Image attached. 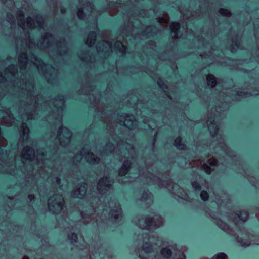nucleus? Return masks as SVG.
I'll use <instances>...</instances> for the list:
<instances>
[{
    "label": "nucleus",
    "instance_id": "nucleus-5",
    "mask_svg": "<svg viewBox=\"0 0 259 259\" xmlns=\"http://www.w3.org/2000/svg\"><path fill=\"white\" fill-rule=\"evenodd\" d=\"M47 157L48 154L46 153L45 154L42 150L38 151L36 155H35L34 150L29 146L24 147L21 153V158L24 165L26 164V163L24 162V160L26 161H29V162L34 160V163L35 165L33 166V170H34L36 168H37V170L38 171L39 175L43 179L46 177V172L47 174L50 173L51 175H55V173L57 171L56 168L55 167L53 168L46 167L48 162H50V160L47 159ZM48 157L51 158L50 154L48 155Z\"/></svg>",
    "mask_w": 259,
    "mask_h": 259
},
{
    "label": "nucleus",
    "instance_id": "nucleus-26",
    "mask_svg": "<svg viewBox=\"0 0 259 259\" xmlns=\"http://www.w3.org/2000/svg\"><path fill=\"white\" fill-rule=\"evenodd\" d=\"M231 217L232 218L233 221L237 224L239 220L242 222H245L248 218V213L245 210H242L239 214H235L234 217Z\"/></svg>",
    "mask_w": 259,
    "mask_h": 259
},
{
    "label": "nucleus",
    "instance_id": "nucleus-12",
    "mask_svg": "<svg viewBox=\"0 0 259 259\" xmlns=\"http://www.w3.org/2000/svg\"><path fill=\"white\" fill-rule=\"evenodd\" d=\"M79 6L77 7V15L80 19H83L85 16H91L94 19L92 23V27L96 28L97 26L96 21L97 13L93 8V5L87 0H78Z\"/></svg>",
    "mask_w": 259,
    "mask_h": 259
},
{
    "label": "nucleus",
    "instance_id": "nucleus-27",
    "mask_svg": "<svg viewBox=\"0 0 259 259\" xmlns=\"http://www.w3.org/2000/svg\"><path fill=\"white\" fill-rule=\"evenodd\" d=\"M180 28V25L179 23L174 22L170 24V29L171 30V34L172 37L174 38H178L181 37L179 35V29Z\"/></svg>",
    "mask_w": 259,
    "mask_h": 259
},
{
    "label": "nucleus",
    "instance_id": "nucleus-36",
    "mask_svg": "<svg viewBox=\"0 0 259 259\" xmlns=\"http://www.w3.org/2000/svg\"><path fill=\"white\" fill-rule=\"evenodd\" d=\"M68 238L71 243L74 244L77 243L78 237L75 233H72L68 234Z\"/></svg>",
    "mask_w": 259,
    "mask_h": 259
},
{
    "label": "nucleus",
    "instance_id": "nucleus-38",
    "mask_svg": "<svg viewBox=\"0 0 259 259\" xmlns=\"http://www.w3.org/2000/svg\"><path fill=\"white\" fill-rule=\"evenodd\" d=\"M92 93L90 92H88L87 93V95L89 96L90 99L92 100V98L94 99V101H95V104H96V99L97 96H99L98 94L96 93V91L92 90Z\"/></svg>",
    "mask_w": 259,
    "mask_h": 259
},
{
    "label": "nucleus",
    "instance_id": "nucleus-8",
    "mask_svg": "<svg viewBox=\"0 0 259 259\" xmlns=\"http://www.w3.org/2000/svg\"><path fill=\"white\" fill-rule=\"evenodd\" d=\"M149 166L146 164V168L147 171V174H146V177L147 179L148 183H152L157 184L159 187H166L169 190H171L172 193L177 195L179 198L186 200L187 199V193L183 188L176 184H173L172 182L169 183H165L164 182L162 181L159 178L154 176L152 173L149 172L148 169Z\"/></svg>",
    "mask_w": 259,
    "mask_h": 259
},
{
    "label": "nucleus",
    "instance_id": "nucleus-2",
    "mask_svg": "<svg viewBox=\"0 0 259 259\" xmlns=\"http://www.w3.org/2000/svg\"><path fill=\"white\" fill-rule=\"evenodd\" d=\"M101 200L98 197L92 196L88 199L85 202V209L81 211L82 222L84 224H87L91 222L93 223L94 222L96 215H98L100 220L96 219L95 222L97 226L100 225V220L101 221L104 219L106 214L108 215L109 218L116 220L121 217V209L118 202L114 200H111L108 202L107 206L106 204L104 206L102 204H98Z\"/></svg>",
    "mask_w": 259,
    "mask_h": 259
},
{
    "label": "nucleus",
    "instance_id": "nucleus-51",
    "mask_svg": "<svg viewBox=\"0 0 259 259\" xmlns=\"http://www.w3.org/2000/svg\"><path fill=\"white\" fill-rule=\"evenodd\" d=\"M97 109V113L98 114H99L100 112H101V113H102V114H104L103 112H104V110L101 111L100 109H99L98 108Z\"/></svg>",
    "mask_w": 259,
    "mask_h": 259
},
{
    "label": "nucleus",
    "instance_id": "nucleus-41",
    "mask_svg": "<svg viewBox=\"0 0 259 259\" xmlns=\"http://www.w3.org/2000/svg\"><path fill=\"white\" fill-rule=\"evenodd\" d=\"M212 259H227V256L224 253H219L213 256Z\"/></svg>",
    "mask_w": 259,
    "mask_h": 259
},
{
    "label": "nucleus",
    "instance_id": "nucleus-42",
    "mask_svg": "<svg viewBox=\"0 0 259 259\" xmlns=\"http://www.w3.org/2000/svg\"><path fill=\"white\" fill-rule=\"evenodd\" d=\"M200 197L203 201H206L208 199V194L205 191H201L200 193Z\"/></svg>",
    "mask_w": 259,
    "mask_h": 259
},
{
    "label": "nucleus",
    "instance_id": "nucleus-60",
    "mask_svg": "<svg viewBox=\"0 0 259 259\" xmlns=\"http://www.w3.org/2000/svg\"><path fill=\"white\" fill-rule=\"evenodd\" d=\"M23 259H29L28 257L25 256L23 258Z\"/></svg>",
    "mask_w": 259,
    "mask_h": 259
},
{
    "label": "nucleus",
    "instance_id": "nucleus-16",
    "mask_svg": "<svg viewBox=\"0 0 259 259\" xmlns=\"http://www.w3.org/2000/svg\"><path fill=\"white\" fill-rule=\"evenodd\" d=\"M64 199L62 195L56 194L48 199V208L54 213H59L63 209Z\"/></svg>",
    "mask_w": 259,
    "mask_h": 259
},
{
    "label": "nucleus",
    "instance_id": "nucleus-21",
    "mask_svg": "<svg viewBox=\"0 0 259 259\" xmlns=\"http://www.w3.org/2000/svg\"><path fill=\"white\" fill-rule=\"evenodd\" d=\"M17 73V68L14 65H10L5 71V75L0 73V83H4L6 81L12 82L15 78Z\"/></svg>",
    "mask_w": 259,
    "mask_h": 259
},
{
    "label": "nucleus",
    "instance_id": "nucleus-28",
    "mask_svg": "<svg viewBox=\"0 0 259 259\" xmlns=\"http://www.w3.org/2000/svg\"><path fill=\"white\" fill-rule=\"evenodd\" d=\"M152 194L148 191H144L141 198V201H146L147 204L152 202Z\"/></svg>",
    "mask_w": 259,
    "mask_h": 259
},
{
    "label": "nucleus",
    "instance_id": "nucleus-54",
    "mask_svg": "<svg viewBox=\"0 0 259 259\" xmlns=\"http://www.w3.org/2000/svg\"><path fill=\"white\" fill-rule=\"evenodd\" d=\"M139 175L140 176H142V175L144 174V172L142 171V169H139Z\"/></svg>",
    "mask_w": 259,
    "mask_h": 259
},
{
    "label": "nucleus",
    "instance_id": "nucleus-47",
    "mask_svg": "<svg viewBox=\"0 0 259 259\" xmlns=\"http://www.w3.org/2000/svg\"><path fill=\"white\" fill-rule=\"evenodd\" d=\"M248 179L250 183L252 184V185L255 186L256 187H257V186L255 182H254L253 180H252V178H248Z\"/></svg>",
    "mask_w": 259,
    "mask_h": 259
},
{
    "label": "nucleus",
    "instance_id": "nucleus-57",
    "mask_svg": "<svg viewBox=\"0 0 259 259\" xmlns=\"http://www.w3.org/2000/svg\"><path fill=\"white\" fill-rule=\"evenodd\" d=\"M109 13L111 15H113L114 14V13H112V12L110 10L109 11Z\"/></svg>",
    "mask_w": 259,
    "mask_h": 259
},
{
    "label": "nucleus",
    "instance_id": "nucleus-11",
    "mask_svg": "<svg viewBox=\"0 0 259 259\" xmlns=\"http://www.w3.org/2000/svg\"><path fill=\"white\" fill-rule=\"evenodd\" d=\"M55 38L53 36L49 33H46L44 36L42 41L37 45L43 49H49L55 46L57 49V54L60 56L65 55L67 52V44L64 39H62L56 44H54Z\"/></svg>",
    "mask_w": 259,
    "mask_h": 259
},
{
    "label": "nucleus",
    "instance_id": "nucleus-10",
    "mask_svg": "<svg viewBox=\"0 0 259 259\" xmlns=\"http://www.w3.org/2000/svg\"><path fill=\"white\" fill-rule=\"evenodd\" d=\"M54 109L46 118L48 122L55 124H62L63 113L64 108V97L58 96L53 101Z\"/></svg>",
    "mask_w": 259,
    "mask_h": 259
},
{
    "label": "nucleus",
    "instance_id": "nucleus-52",
    "mask_svg": "<svg viewBox=\"0 0 259 259\" xmlns=\"http://www.w3.org/2000/svg\"><path fill=\"white\" fill-rule=\"evenodd\" d=\"M60 10L62 14L65 13L66 12V10L62 7L61 8Z\"/></svg>",
    "mask_w": 259,
    "mask_h": 259
},
{
    "label": "nucleus",
    "instance_id": "nucleus-9",
    "mask_svg": "<svg viewBox=\"0 0 259 259\" xmlns=\"http://www.w3.org/2000/svg\"><path fill=\"white\" fill-rule=\"evenodd\" d=\"M133 222L139 228L148 230L160 227L164 224L163 218L158 215L154 217L138 215L133 219Z\"/></svg>",
    "mask_w": 259,
    "mask_h": 259
},
{
    "label": "nucleus",
    "instance_id": "nucleus-53",
    "mask_svg": "<svg viewBox=\"0 0 259 259\" xmlns=\"http://www.w3.org/2000/svg\"><path fill=\"white\" fill-rule=\"evenodd\" d=\"M204 185H205L204 187L206 188H207L208 187V183L205 180L204 181Z\"/></svg>",
    "mask_w": 259,
    "mask_h": 259
},
{
    "label": "nucleus",
    "instance_id": "nucleus-25",
    "mask_svg": "<svg viewBox=\"0 0 259 259\" xmlns=\"http://www.w3.org/2000/svg\"><path fill=\"white\" fill-rule=\"evenodd\" d=\"M215 223L220 228L224 230L228 234H230L232 236L236 235V233L235 232V231L231 228H230L226 223L224 222L221 220H216L215 221Z\"/></svg>",
    "mask_w": 259,
    "mask_h": 259
},
{
    "label": "nucleus",
    "instance_id": "nucleus-7",
    "mask_svg": "<svg viewBox=\"0 0 259 259\" xmlns=\"http://www.w3.org/2000/svg\"><path fill=\"white\" fill-rule=\"evenodd\" d=\"M116 146L117 148H115L113 144L110 143L107 144L105 147L104 151L101 153V155H108L109 153L114 154L115 153L116 154L119 155L122 153L126 154V152H128L130 157L127 156L128 159L123 162L122 167L119 170V175L122 176L127 173L131 166L133 164V163L129 159L134 160L136 157V153L135 149L132 145L122 141L116 143Z\"/></svg>",
    "mask_w": 259,
    "mask_h": 259
},
{
    "label": "nucleus",
    "instance_id": "nucleus-14",
    "mask_svg": "<svg viewBox=\"0 0 259 259\" xmlns=\"http://www.w3.org/2000/svg\"><path fill=\"white\" fill-rule=\"evenodd\" d=\"M187 250V248L185 246L181 247L179 249L177 245L172 244L162 248L161 250V254L163 259H169L171 257L172 259H185L184 252ZM155 259L157 258H155Z\"/></svg>",
    "mask_w": 259,
    "mask_h": 259
},
{
    "label": "nucleus",
    "instance_id": "nucleus-34",
    "mask_svg": "<svg viewBox=\"0 0 259 259\" xmlns=\"http://www.w3.org/2000/svg\"><path fill=\"white\" fill-rule=\"evenodd\" d=\"M207 84L211 87H213L216 85V80L212 75H208L207 77Z\"/></svg>",
    "mask_w": 259,
    "mask_h": 259
},
{
    "label": "nucleus",
    "instance_id": "nucleus-29",
    "mask_svg": "<svg viewBox=\"0 0 259 259\" xmlns=\"http://www.w3.org/2000/svg\"><path fill=\"white\" fill-rule=\"evenodd\" d=\"M126 47L119 41L116 42L114 44V50H115L116 51H118L121 55H123L126 51Z\"/></svg>",
    "mask_w": 259,
    "mask_h": 259
},
{
    "label": "nucleus",
    "instance_id": "nucleus-48",
    "mask_svg": "<svg viewBox=\"0 0 259 259\" xmlns=\"http://www.w3.org/2000/svg\"><path fill=\"white\" fill-rule=\"evenodd\" d=\"M143 121L145 123H148V125L149 127L152 128V126L150 124V121L146 120L145 119H144Z\"/></svg>",
    "mask_w": 259,
    "mask_h": 259
},
{
    "label": "nucleus",
    "instance_id": "nucleus-44",
    "mask_svg": "<svg viewBox=\"0 0 259 259\" xmlns=\"http://www.w3.org/2000/svg\"><path fill=\"white\" fill-rule=\"evenodd\" d=\"M237 95L238 96H240L242 97H247L248 96V93H246L245 92H242V91H237L236 92Z\"/></svg>",
    "mask_w": 259,
    "mask_h": 259
},
{
    "label": "nucleus",
    "instance_id": "nucleus-32",
    "mask_svg": "<svg viewBox=\"0 0 259 259\" xmlns=\"http://www.w3.org/2000/svg\"><path fill=\"white\" fill-rule=\"evenodd\" d=\"M25 35V38L21 40V44L22 46H25L29 49H31L32 48L33 44L31 41L29 34L28 33H26Z\"/></svg>",
    "mask_w": 259,
    "mask_h": 259
},
{
    "label": "nucleus",
    "instance_id": "nucleus-55",
    "mask_svg": "<svg viewBox=\"0 0 259 259\" xmlns=\"http://www.w3.org/2000/svg\"><path fill=\"white\" fill-rule=\"evenodd\" d=\"M165 21V20L164 18H159V19L158 20L159 23H161L162 22Z\"/></svg>",
    "mask_w": 259,
    "mask_h": 259
},
{
    "label": "nucleus",
    "instance_id": "nucleus-59",
    "mask_svg": "<svg viewBox=\"0 0 259 259\" xmlns=\"http://www.w3.org/2000/svg\"><path fill=\"white\" fill-rule=\"evenodd\" d=\"M180 12L184 15V16H185L186 15L185 14H184L182 11V10H180Z\"/></svg>",
    "mask_w": 259,
    "mask_h": 259
},
{
    "label": "nucleus",
    "instance_id": "nucleus-1",
    "mask_svg": "<svg viewBox=\"0 0 259 259\" xmlns=\"http://www.w3.org/2000/svg\"><path fill=\"white\" fill-rule=\"evenodd\" d=\"M14 87L15 90L17 89L18 91L24 94L27 101V103L22 104L19 109V114L22 122L20 130V139L18 145L21 144L23 146L22 143L28 140L29 133V129L25 121L35 118L32 112H35L37 109H47L48 106L51 108L50 104L52 101H44L40 95L34 96V84L31 80L23 79L15 80Z\"/></svg>",
    "mask_w": 259,
    "mask_h": 259
},
{
    "label": "nucleus",
    "instance_id": "nucleus-46",
    "mask_svg": "<svg viewBox=\"0 0 259 259\" xmlns=\"http://www.w3.org/2000/svg\"><path fill=\"white\" fill-rule=\"evenodd\" d=\"M61 221L62 222V227L63 228H67V227L64 224L65 223L66 224L67 223V221L66 220V219H65L64 220L63 219H62L61 220H58V223L61 225V224H60V222Z\"/></svg>",
    "mask_w": 259,
    "mask_h": 259
},
{
    "label": "nucleus",
    "instance_id": "nucleus-45",
    "mask_svg": "<svg viewBox=\"0 0 259 259\" xmlns=\"http://www.w3.org/2000/svg\"><path fill=\"white\" fill-rule=\"evenodd\" d=\"M233 43H234L236 47L238 48L240 45V42L238 39V37L235 36V38H233Z\"/></svg>",
    "mask_w": 259,
    "mask_h": 259
},
{
    "label": "nucleus",
    "instance_id": "nucleus-3",
    "mask_svg": "<svg viewBox=\"0 0 259 259\" xmlns=\"http://www.w3.org/2000/svg\"><path fill=\"white\" fill-rule=\"evenodd\" d=\"M9 9L10 12L7 13V20L11 25V28L14 29L16 27L22 28L24 31L27 29L44 28V20L41 16H36L35 20L28 17L25 21L24 19V13L22 10H16L13 0H1Z\"/></svg>",
    "mask_w": 259,
    "mask_h": 259
},
{
    "label": "nucleus",
    "instance_id": "nucleus-49",
    "mask_svg": "<svg viewBox=\"0 0 259 259\" xmlns=\"http://www.w3.org/2000/svg\"><path fill=\"white\" fill-rule=\"evenodd\" d=\"M28 198L30 201H32L34 198V196L31 194L28 195Z\"/></svg>",
    "mask_w": 259,
    "mask_h": 259
},
{
    "label": "nucleus",
    "instance_id": "nucleus-50",
    "mask_svg": "<svg viewBox=\"0 0 259 259\" xmlns=\"http://www.w3.org/2000/svg\"><path fill=\"white\" fill-rule=\"evenodd\" d=\"M55 180L57 184H60V179L58 177H56Z\"/></svg>",
    "mask_w": 259,
    "mask_h": 259
},
{
    "label": "nucleus",
    "instance_id": "nucleus-56",
    "mask_svg": "<svg viewBox=\"0 0 259 259\" xmlns=\"http://www.w3.org/2000/svg\"><path fill=\"white\" fill-rule=\"evenodd\" d=\"M258 94H259V92L250 93V95H257Z\"/></svg>",
    "mask_w": 259,
    "mask_h": 259
},
{
    "label": "nucleus",
    "instance_id": "nucleus-31",
    "mask_svg": "<svg viewBox=\"0 0 259 259\" xmlns=\"http://www.w3.org/2000/svg\"><path fill=\"white\" fill-rule=\"evenodd\" d=\"M199 179H201L200 176H199ZM191 184L192 187L195 192H199L201 189V186H200V185H203V183L201 180H199L198 182L193 181H192Z\"/></svg>",
    "mask_w": 259,
    "mask_h": 259
},
{
    "label": "nucleus",
    "instance_id": "nucleus-37",
    "mask_svg": "<svg viewBox=\"0 0 259 259\" xmlns=\"http://www.w3.org/2000/svg\"><path fill=\"white\" fill-rule=\"evenodd\" d=\"M121 3L117 2H112L109 5V9H113L119 11V8L121 7Z\"/></svg>",
    "mask_w": 259,
    "mask_h": 259
},
{
    "label": "nucleus",
    "instance_id": "nucleus-33",
    "mask_svg": "<svg viewBox=\"0 0 259 259\" xmlns=\"http://www.w3.org/2000/svg\"><path fill=\"white\" fill-rule=\"evenodd\" d=\"M174 144L175 146L180 150L184 149L186 147L185 145L182 143V139L180 137H177L175 139Z\"/></svg>",
    "mask_w": 259,
    "mask_h": 259
},
{
    "label": "nucleus",
    "instance_id": "nucleus-4",
    "mask_svg": "<svg viewBox=\"0 0 259 259\" xmlns=\"http://www.w3.org/2000/svg\"><path fill=\"white\" fill-rule=\"evenodd\" d=\"M218 111L213 116L211 115L209 117L207 121L208 128L210 133L211 136L213 139V141L209 145L210 148L211 147L214 149L217 153L219 154H225L228 156L234 162H239V165H241L240 161L238 160V157L234 154V152L232 151L224 143V137L221 131H219L218 124L215 121V118L217 117ZM207 146H208L207 145ZM237 164V163H236Z\"/></svg>",
    "mask_w": 259,
    "mask_h": 259
},
{
    "label": "nucleus",
    "instance_id": "nucleus-13",
    "mask_svg": "<svg viewBox=\"0 0 259 259\" xmlns=\"http://www.w3.org/2000/svg\"><path fill=\"white\" fill-rule=\"evenodd\" d=\"M71 136L72 133L68 128L62 126L59 127L57 131V137H55L54 134L53 136H51L50 138L51 141L53 140L56 141L53 147L54 151L51 152V153L55 154L57 151L56 148H58V146L56 144L57 143L59 142L60 145L62 147H65L68 145L70 142Z\"/></svg>",
    "mask_w": 259,
    "mask_h": 259
},
{
    "label": "nucleus",
    "instance_id": "nucleus-30",
    "mask_svg": "<svg viewBox=\"0 0 259 259\" xmlns=\"http://www.w3.org/2000/svg\"><path fill=\"white\" fill-rule=\"evenodd\" d=\"M96 33L95 31L90 32L86 40V44L91 47L93 45L95 42Z\"/></svg>",
    "mask_w": 259,
    "mask_h": 259
},
{
    "label": "nucleus",
    "instance_id": "nucleus-15",
    "mask_svg": "<svg viewBox=\"0 0 259 259\" xmlns=\"http://www.w3.org/2000/svg\"><path fill=\"white\" fill-rule=\"evenodd\" d=\"M83 156L85 157L88 163L91 164H96L100 161V158L95 155L93 153L90 152L87 148H83L79 153H77L72 160V162L76 164L80 162Z\"/></svg>",
    "mask_w": 259,
    "mask_h": 259
},
{
    "label": "nucleus",
    "instance_id": "nucleus-18",
    "mask_svg": "<svg viewBox=\"0 0 259 259\" xmlns=\"http://www.w3.org/2000/svg\"><path fill=\"white\" fill-rule=\"evenodd\" d=\"M206 161L207 163L204 162V160H194L192 161V163H190V165H192V167H199V166H201L202 168L206 173L210 174L212 170L211 168L210 167L208 166V165L211 166H214L216 165L217 162L216 161V160L214 159L208 158H207V159H206Z\"/></svg>",
    "mask_w": 259,
    "mask_h": 259
},
{
    "label": "nucleus",
    "instance_id": "nucleus-17",
    "mask_svg": "<svg viewBox=\"0 0 259 259\" xmlns=\"http://www.w3.org/2000/svg\"><path fill=\"white\" fill-rule=\"evenodd\" d=\"M241 232V236L238 237L237 242L242 247H247L252 244L256 243L253 238L254 236L244 228L239 229Z\"/></svg>",
    "mask_w": 259,
    "mask_h": 259
},
{
    "label": "nucleus",
    "instance_id": "nucleus-23",
    "mask_svg": "<svg viewBox=\"0 0 259 259\" xmlns=\"http://www.w3.org/2000/svg\"><path fill=\"white\" fill-rule=\"evenodd\" d=\"M97 51L98 53L104 52L105 57L112 51V47L111 44L109 41H103L98 43L97 45Z\"/></svg>",
    "mask_w": 259,
    "mask_h": 259
},
{
    "label": "nucleus",
    "instance_id": "nucleus-22",
    "mask_svg": "<svg viewBox=\"0 0 259 259\" xmlns=\"http://www.w3.org/2000/svg\"><path fill=\"white\" fill-rule=\"evenodd\" d=\"M89 259H111L109 252L101 246L92 251Z\"/></svg>",
    "mask_w": 259,
    "mask_h": 259
},
{
    "label": "nucleus",
    "instance_id": "nucleus-61",
    "mask_svg": "<svg viewBox=\"0 0 259 259\" xmlns=\"http://www.w3.org/2000/svg\"><path fill=\"white\" fill-rule=\"evenodd\" d=\"M231 51H232V52H233V51H234V47H232V48H231Z\"/></svg>",
    "mask_w": 259,
    "mask_h": 259
},
{
    "label": "nucleus",
    "instance_id": "nucleus-43",
    "mask_svg": "<svg viewBox=\"0 0 259 259\" xmlns=\"http://www.w3.org/2000/svg\"><path fill=\"white\" fill-rule=\"evenodd\" d=\"M79 58L83 61H87L89 59L88 53H85L84 54H79Z\"/></svg>",
    "mask_w": 259,
    "mask_h": 259
},
{
    "label": "nucleus",
    "instance_id": "nucleus-24",
    "mask_svg": "<svg viewBox=\"0 0 259 259\" xmlns=\"http://www.w3.org/2000/svg\"><path fill=\"white\" fill-rule=\"evenodd\" d=\"M87 189L86 183H81L78 187L72 191L71 196L74 198H82L87 193Z\"/></svg>",
    "mask_w": 259,
    "mask_h": 259
},
{
    "label": "nucleus",
    "instance_id": "nucleus-62",
    "mask_svg": "<svg viewBox=\"0 0 259 259\" xmlns=\"http://www.w3.org/2000/svg\"><path fill=\"white\" fill-rule=\"evenodd\" d=\"M49 54L50 56H51V52H49Z\"/></svg>",
    "mask_w": 259,
    "mask_h": 259
},
{
    "label": "nucleus",
    "instance_id": "nucleus-35",
    "mask_svg": "<svg viewBox=\"0 0 259 259\" xmlns=\"http://www.w3.org/2000/svg\"><path fill=\"white\" fill-rule=\"evenodd\" d=\"M153 30L152 26H148L145 29L144 31L143 32V35L147 37H151L153 35V33H152V31Z\"/></svg>",
    "mask_w": 259,
    "mask_h": 259
},
{
    "label": "nucleus",
    "instance_id": "nucleus-63",
    "mask_svg": "<svg viewBox=\"0 0 259 259\" xmlns=\"http://www.w3.org/2000/svg\"><path fill=\"white\" fill-rule=\"evenodd\" d=\"M37 178V174H35V178Z\"/></svg>",
    "mask_w": 259,
    "mask_h": 259
},
{
    "label": "nucleus",
    "instance_id": "nucleus-6",
    "mask_svg": "<svg viewBox=\"0 0 259 259\" xmlns=\"http://www.w3.org/2000/svg\"><path fill=\"white\" fill-rule=\"evenodd\" d=\"M18 62L21 71L25 69L28 64L32 63L39 73L43 75L48 83H53L56 78L57 71L52 65L45 64L40 59L32 54L28 57L25 53H21L18 57Z\"/></svg>",
    "mask_w": 259,
    "mask_h": 259
},
{
    "label": "nucleus",
    "instance_id": "nucleus-40",
    "mask_svg": "<svg viewBox=\"0 0 259 259\" xmlns=\"http://www.w3.org/2000/svg\"><path fill=\"white\" fill-rule=\"evenodd\" d=\"M219 12L222 15L224 16H229L231 15V12L227 9L221 8Z\"/></svg>",
    "mask_w": 259,
    "mask_h": 259
},
{
    "label": "nucleus",
    "instance_id": "nucleus-20",
    "mask_svg": "<svg viewBox=\"0 0 259 259\" xmlns=\"http://www.w3.org/2000/svg\"><path fill=\"white\" fill-rule=\"evenodd\" d=\"M112 183L113 182L107 177L100 179L97 186L98 194L101 195L106 194L111 189Z\"/></svg>",
    "mask_w": 259,
    "mask_h": 259
},
{
    "label": "nucleus",
    "instance_id": "nucleus-58",
    "mask_svg": "<svg viewBox=\"0 0 259 259\" xmlns=\"http://www.w3.org/2000/svg\"><path fill=\"white\" fill-rule=\"evenodd\" d=\"M18 43H19L18 40H17V51H18Z\"/></svg>",
    "mask_w": 259,
    "mask_h": 259
},
{
    "label": "nucleus",
    "instance_id": "nucleus-39",
    "mask_svg": "<svg viewBox=\"0 0 259 259\" xmlns=\"http://www.w3.org/2000/svg\"><path fill=\"white\" fill-rule=\"evenodd\" d=\"M158 85L163 90L165 93L167 92L166 89H167V87L165 85L162 80H160L157 82ZM166 94L171 99V98L170 97L167 93Z\"/></svg>",
    "mask_w": 259,
    "mask_h": 259
},
{
    "label": "nucleus",
    "instance_id": "nucleus-64",
    "mask_svg": "<svg viewBox=\"0 0 259 259\" xmlns=\"http://www.w3.org/2000/svg\"><path fill=\"white\" fill-rule=\"evenodd\" d=\"M118 181H119V182L120 183H122V182H121V181H120V179H119Z\"/></svg>",
    "mask_w": 259,
    "mask_h": 259
},
{
    "label": "nucleus",
    "instance_id": "nucleus-19",
    "mask_svg": "<svg viewBox=\"0 0 259 259\" xmlns=\"http://www.w3.org/2000/svg\"><path fill=\"white\" fill-rule=\"evenodd\" d=\"M117 122L130 129L135 128L137 126V122L133 115L122 114L119 116Z\"/></svg>",
    "mask_w": 259,
    "mask_h": 259
}]
</instances>
